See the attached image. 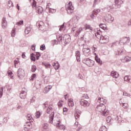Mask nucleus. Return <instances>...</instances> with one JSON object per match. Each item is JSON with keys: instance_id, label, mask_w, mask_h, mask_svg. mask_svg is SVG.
Returning a JSON list of instances; mask_svg holds the SVG:
<instances>
[{"instance_id": "4c0bfd02", "label": "nucleus", "mask_w": 131, "mask_h": 131, "mask_svg": "<svg viewBox=\"0 0 131 131\" xmlns=\"http://www.w3.org/2000/svg\"><path fill=\"white\" fill-rule=\"evenodd\" d=\"M99 131H107V127L105 126H102L100 128Z\"/></svg>"}, {"instance_id": "c85d7f7f", "label": "nucleus", "mask_w": 131, "mask_h": 131, "mask_svg": "<svg viewBox=\"0 0 131 131\" xmlns=\"http://www.w3.org/2000/svg\"><path fill=\"white\" fill-rule=\"evenodd\" d=\"M30 59L31 61H33V62H35L36 58H35V55L34 53H32L30 55Z\"/></svg>"}, {"instance_id": "7c9ffc66", "label": "nucleus", "mask_w": 131, "mask_h": 131, "mask_svg": "<svg viewBox=\"0 0 131 131\" xmlns=\"http://www.w3.org/2000/svg\"><path fill=\"white\" fill-rule=\"evenodd\" d=\"M69 106H71V107H73L74 106V102H73V99H69L68 102Z\"/></svg>"}, {"instance_id": "b1692460", "label": "nucleus", "mask_w": 131, "mask_h": 131, "mask_svg": "<svg viewBox=\"0 0 131 131\" xmlns=\"http://www.w3.org/2000/svg\"><path fill=\"white\" fill-rule=\"evenodd\" d=\"M49 129V125L46 123L43 124L42 130H48Z\"/></svg>"}, {"instance_id": "6ab92c4d", "label": "nucleus", "mask_w": 131, "mask_h": 131, "mask_svg": "<svg viewBox=\"0 0 131 131\" xmlns=\"http://www.w3.org/2000/svg\"><path fill=\"white\" fill-rule=\"evenodd\" d=\"M76 57L77 62H80V52L79 51H76Z\"/></svg>"}, {"instance_id": "49530a36", "label": "nucleus", "mask_w": 131, "mask_h": 131, "mask_svg": "<svg viewBox=\"0 0 131 131\" xmlns=\"http://www.w3.org/2000/svg\"><path fill=\"white\" fill-rule=\"evenodd\" d=\"M100 11L101 10L99 9H95V10H93V12L94 13H95L96 15H97L98 14H99V13H100Z\"/></svg>"}, {"instance_id": "6e6d98bb", "label": "nucleus", "mask_w": 131, "mask_h": 131, "mask_svg": "<svg viewBox=\"0 0 131 131\" xmlns=\"http://www.w3.org/2000/svg\"><path fill=\"white\" fill-rule=\"evenodd\" d=\"M24 21L23 20H20L19 21H18L16 23V25H18V26H20V25H23Z\"/></svg>"}, {"instance_id": "052dcab7", "label": "nucleus", "mask_w": 131, "mask_h": 131, "mask_svg": "<svg viewBox=\"0 0 131 131\" xmlns=\"http://www.w3.org/2000/svg\"><path fill=\"white\" fill-rule=\"evenodd\" d=\"M35 77H36V74H33L31 77V80H33V79H34V78H35Z\"/></svg>"}, {"instance_id": "c03bdc74", "label": "nucleus", "mask_w": 131, "mask_h": 131, "mask_svg": "<svg viewBox=\"0 0 131 131\" xmlns=\"http://www.w3.org/2000/svg\"><path fill=\"white\" fill-rule=\"evenodd\" d=\"M58 106L59 108H61V107H62V106H63V100H60L58 102Z\"/></svg>"}, {"instance_id": "e433bc0d", "label": "nucleus", "mask_w": 131, "mask_h": 131, "mask_svg": "<svg viewBox=\"0 0 131 131\" xmlns=\"http://www.w3.org/2000/svg\"><path fill=\"white\" fill-rule=\"evenodd\" d=\"M105 9H107V11L110 12L111 10L113 9V5H107V8H105Z\"/></svg>"}, {"instance_id": "20e7f679", "label": "nucleus", "mask_w": 131, "mask_h": 131, "mask_svg": "<svg viewBox=\"0 0 131 131\" xmlns=\"http://www.w3.org/2000/svg\"><path fill=\"white\" fill-rule=\"evenodd\" d=\"M66 10L69 15H72V13H73V12H74V7H73V6H72V2H70L69 3Z\"/></svg>"}, {"instance_id": "1a4fd4ad", "label": "nucleus", "mask_w": 131, "mask_h": 131, "mask_svg": "<svg viewBox=\"0 0 131 131\" xmlns=\"http://www.w3.org/2000/svg\"><path fill=\"white\" fill-rule=\"evenodd\" d=\"M25 74V72L23 69H19L17 71V75L19 78H23Z\"/></svg>"}, {"instance_id": "e2e57ef3", "label": "nucleus", "mask_w": 131, "mask_h": 131, "mask_svg": "<svg viewBox=\"0 0 131 131\" xmlns=\"http://www.w3.org/2000/svg\"><path fill=\"white\" fill-rule=\"evenodd\" d=\"M65 23H63L61 26H60L59 31H62L63 30V28H64Z\"/></svg>"}, {"instance_id": "9d476101", "label": "nucleus", "mask_w": 131, "mask_h": 131, "mask_svg": "<svg viewBox=\"0 0 131 131\" xmlns=\"http://www.w3.org/2000/svg\"><path fill=\"white\" fill-rule=\"evenodd\" d=\"M130 40V38H129V37H125L122 38L120 40V42L121 43H123V45H125V43H127L128 42H129Z\"/></svg>"}, {"instance_id": "cd10ccee", "label": "nucleus", "mask_w": 131, "mask_h": 131, "mask_svg": "<svg viewBox=\"0 0 131 131\" xmlns=\"http://www.w3.org/2000/svg\"><path fill=\"white\" fill-rule=\"evenodd\" d=\"M115 2L116 6H120V5L123 4V1L122 0H115Z\"/></svg>"}, {"instance_id": "412c9836", "label": "nucleus", "mask_w": 131, "mask_h": 131, "mask_svg": "<svg viewBox=\"0 0 131 131\" xmlns=\"http://www.w3.org/2000/svg\"><path fill=\"white\" fill-rule=\"evenodd\" d=\"M56 38L59 42H62L63 41V37L61 35H57Z\"/></svg>"}, {"instance_id": "72a5a7b5", "label": "nucleus", "mask_w": 131, "mask_h": 131, "mask_svg": "<svg viewBox=\"0 0 131 131\" xmlns=\"http://www.w3.org/2000/svg\"><path fill=\"white\" fill-rule=\"evenodd\" d=\"M113 119L112 118H111V117H107L106 118V122H107V123H112V121H113Z\"/></svg>"}, {"instance_id": "5701e85b", "label": "nucleus", "mask_w": 131, "mask_h": 131, "mask_svg": "<svg viewBox=\"0 0 131 131\" xmlns=\"http://www.w3.org/2000/svg\"><path fill=\"white\" fill-rule=\"evenodd\" d=\"M64 36H66L67 37V39H65V41H64V43L66 45H68V43H69V42H70L71 40V38H70V36H67V35H66Z\"/></svg>"}, {"instance_id": "37998d69", "label": "nucleus", "mask_w": 131, "mask_h": 131, "mask_svg": "<svg viewBox=\"0 0 131 131\" xmlns=\"http://www.w3.org/2000/svg\"><path fill=\"white\" fill-rule=\"evenodd\" d=\"M42 64L44 65L45 66V67H46V68H49L51 67V64H50V63H44L42 62Z\"/></svg>"}, {"instance_id": "a878e982", "label": "nucleus", "mask_w": 131, "mask_h": 131, "mask_svg": "<svg viewBox=\"0 0 131 131\" xmlns=\"http://www.w3.org/2000/svg\"><path fill=\"white\" fill-rule=\"evenodd\" d=\"M115 120L117 121V122H121L122 121V118H121V116H117L115 118Z\"/></svg>"}, {"instance_id": "864d4df0", "label": "nucleus", "mask_w": 131, "mask_h": 131, "mask_svg": "<svg viewBox=\"0 0 131 131\" xmlns=\"http://www.w3.org/2000/svg\"><path fill=\"white\" fill-rule=\"evenodd\" d=\"M27 92L26 89L23 88L21 93H23L24 96H25V95H27V92Z\"/></svg>"}, {"instance_id": "f8f14e48", "label": "nucleus", "mask_w": 131, "mask_h": 131, "mask_svg": "<svg viewBox=\"0 0 131 131\" xmlns=\"http://www.w3.org/2000/svg\"><path fill=\"white\" fill-rule=\"evenodd\" d=\"M37 26H38L40 30H43V28L45 27V26L43 25V22L39 21L38 23H37Z\"/></svg>"}, {"instance_id": "a18cd8bd", "label": "nucleus", "mask_w": 131, "mask_h": 131, "mask_svg": "<svg viewBox=\"0 0 131 131\" xmlns=\"http://www.w3.org/2000/svg\"><path fill=\"white\" fill-rule=\"evenodd\" d=\"M4 94V88L1 87L0 89V98L3 97V94Z\"/></svg>"}, {"instance_id": "58836bf2", "label": "nucleus", "mask_w": 131, "mask_h": 131, "mask_svg": "<svg viewBox=\"0 0 131 131\" xmlns=\"http://www.w3.org/2000/svg\"><path fill=\"white\" fill-rule=\"evenodd\" d=\"M16 32V28H13L11 32V36H15V33Z\"/></svg>"}, {"instance_id": "ddd939ff", "label": "nucleus", "mask_w": 131, "mask_h": 131, "mask_svg": "<svg viewBox=\"0 0 131 131\" xmlns=\"http://www.w3.org/2000/svg\"><path fill=\"white\" fill-rule=\"evenodd\" d=\"M36 11L39 15H40L42 14V12H43V8L41 7V6H38L37 7H36Z\"/></svg>"}, {"instance_id": "a19ab883", "label": "nucleus", "mask_w": 131, "mask_h": 131, "mask_svg": "<svg viewBox=\"0 0 131 131\" xmlns=\"http://www.w3.org/2000/svg\"><path fill=\"white\" fill-rule=\"evenodd\" d=\"M40 115H41V113H40V112L37 111L36 113V117L37 118H39L40 117Z\"/></svg>"}, {"instance_id": "473e14b6", "label": "nucleus", "mask_w": 131, "mask_h": 131, "mask_svg": "<svg viewBox=\"0 0 131 131\" xmlns=\"http://www.w3.org/2000/svg\"><path fill=\"white\" fill-rule=\"evenodd\" d=\"M19 63L20 61H19V59H15L14 60V67L17 68V66H19Z\"/></svg>"}, {"instance_id": "0e129e2a", "label": "nucleus", "mask_w": 131, "mask_h": 131, "mask_svg": "<svg viewBox=\"0 0 131 131\" xmlns=\"http://www.w3.org/2000/svg\"><path fill=\"white\" fill-rule=\"evenodd\" d=\"M110 20L111 21V23H112L113 21H114V17H112V15H110Z\"/></svg>"}, {"instance_id": "c9c22d12", "label": "nucleus", "mask_w": 131, "mask_h": 131, "mask_svg": "<svg viewBox=\"0 0 131 131\" xmlns=\"http://www.w3.org/2000/svg\"><path fill=\"white\" fill-rule=\"evenodd\" d=\"M98 101V102H103V103H107V100L103 98H99Z\"/></svg>"}, {"instance_id": "69168bd1", "label": "nucleus", "mask_w": 131, "mask_h": 131, "mask_svg": "<svg viewBox=\"0 0 131 131\" xmlns=\"http://www.w3.org/2000/svg\"><path fill=\"white\" fill-rule=\"evenodd\" d=\"M73 20H77V21H78V19H79L78 16H77V15L74 16L73 17Z\"/></svg>"}, {"instance_id": "f3484780", "label": "nucleus", "mask_w": 131, "mask_h": 131, "mask_svg": "<svg viewBox=\"0 0 131 131\" xmlns=\"http://www.w3.org/2000/svg\"><path fill=\"white\" fill-rule=\"evenodd\" d=\"M111 75L113 77V78H118L119 76V74H118L117 72L114 71H112L111 73Z\"/></svg>"}, {"instance_id": "dca6fc26", "label": "nucleus", "mask_w": 131, "mask_h": 131, "mask_svg": "<svg viewBox=\"0 0 131 131\" xmlns=\"http://www.w3.org/2000/svg\"><path fill=\"white\" fill-rule=\"evenodd\" d=\"M75 119H79V117H80V111L77 110L76 111V113L74 114Z\"/></svg>"}, {"instance_id": "423d86ee", "label": "nucleus", "mask_w": 131, "mask_h": 131, "mask_svg": "<svg viewBox=\"0 0 131 131\" xmlns=\"http://www.w3.org/2000/svg\"><path fill=\"white\" fill-rule=\"evenodd\" d=\"M109 41V37L108 36H102L100 40V43H107Z\"/></svg>"}, {"instance_id": "9b49d317", "label": "nucleus", "mask_w": 131, "mask_h": 131, "mask_svg": "<svg viewBox=\"0 0 131 131\" xmlns=\"http://www.w3.org/2000/svg\"><path fill=\"white\" fill-rule=\"evenodd\" d=\"M61 123V120H58L57 121V123L56 124V126L58 127V128H59V129H65L66 127L65 125L60 124Z\"/></svg>"}, {"instance_id": "603ef678", "label": "nucleus", "mask_w": 131, "mask_h": 131, "mask_svg": "<svg viewBox=\"0 0 131 131\" xmlns=\"http://www.w3.org/2000/svg\"><path fill=\"white\" fill-rule=\"evenodd\" d=\"M95 17H97L96 14L93 11L92 14L91 15V18L92 19H95Z\"/></svg>"}, {"instance_id": "bf43d9fd", "label": "nucleus", "mask_w": 131, "mask_h": 131, "mask_svg": "<svg viewBox=\"0 0 131 131\" xmlns=\"http://www.w3.org/2000/svg\"><path fill=\"white\" fill-rule=\"evenodd\" d=\"M85 30H86V29H91V30H92V29H91V26L86 24L85 25Z\"/></svg>"}, {"instance_id": "13d9d810", "label": "nucleus", "mask_w": 131, "mask_h": 131, "mask_svg": "<svg viewBox=\"0 0 131 131\" xmlns=\"http://www.w3.org/2000/svg\"><path fill=\"white\" fill-rule=\"evenodd\" d=\"M63 115H66V114H67L66 112H67V111H68V109H67V107H64L63 108Z\"/></svg>"}, {"instance_id": "de8ad7c7", "label": "nucleus", "mask_w": 131, "mask_h": 131, "mask_svg": "<svg viewBox=\"0 0 131 131\" xmlns=\"http://www.w3.org/2000/svg\"><path fill=\"white\" fill-rule=\"evenodd\" d=\"M19 96L21 99H25L26 98V95L24 96V94H23V93L21 92H20Z\"/></svg>"}, {"instance_id": "f257e3e1", "label": "nucleus", "mask_w": 131, "mask_h": 131, "mask_svg": "<svg viewBox=\"0 0 131 131\" xmlns=\"http://www.w3.org/2000/svg\"><path fill=\"white\" fill-rule=\"evenodd\" d=\"M43 105L45 107L44 109H46V108L48 107L46 110V113H47L48 114H50L49 116V123H53V120H54V116H55V113L53 112V107L51 106H53V105L50 104L49 105V102L46 101L45 103H43Z\"/></svg>"}, {"instance_id": "8fccbe9b", "label": "nucleus", "mask_w": 131, "mask_h": 131, "mask_svg": "<svg viewBox=\"0 0 131 131\" xmlns=\"http://www.w3.org/2000/svg\"><path fill=\"white\" fill-rule=\"evenodd\" d=\"M51 43H52L53 46H55V45H58V41L56 39H54L51 41Z\"/></svg>"}, {"instance_id": "393cba45", "label": "nucleus", "mask_w": 131, "mask_h": 131, "mask_svg": "<svg viewBox=\"0 0 131 131\" xmlns=\"http://www.w3.org/2000/svg\"><path fill=\"white\" fill-rule=\"evenodd\" d=\"M13 7H14V5L13 4V2H12V1H9L8 2L7 9H10V10H12V8H13Z\"/></svg>"}, {"instance_id": "79ce46f5", "label": "nucleus", "mask_w": 131, "mask_h": 131, "mask_svg": "<svg viewBox=\"0 0 131 131\" xmlns=\"http://www.w3.org/2000/svg\"><path fill=\"white\" fill-rule=\"evenodd\" d=\"M78 78L83 80V79L84 78V75L82 74L79 73L78 76Z\"/></svg>"}, {"instance_id": "0eeeda50", "label": "nucleus", "mask_w": 131, "mask_h": 131, "mask_svg": "<svg viewBox=\"0 0 131 131\" xmlns=\"http://www.w3.org/2000/svg\"><path fill=\"white\" fill-rule=\"evenodd\" d=\"M82 52L85 57H89V56L91 55V50L89 48H85L83 47L82 49Z\"/></svg>"}, {"instance_id": "aec40b11", "label": "nucleus", "mask_w": 131, "mask_h": 131, "mask_svg": "<svg viewBox=\"0 0 131 131\" xmlns=\"http://www.w3.org/2000/svg\"><path fill=\"white\" fill-rule=\"evenodd\" d=\"M95 59L97 63H98V64H99V65H102L103 64V62L101 61V59L100 58L98 57V55L95 56Z\"/></svg>"}, {"instance_id": "ea45409f", "label": "nucleus", "mask_w": 131, "mask_h": 131, "mask_svg": "<svg viewBox=\"0 0 131 131\" xmlns=\"http://www.w3.org/2000/svg\"><path fill=\"white\" fill-rule=\"evenodd\" d=\"M100 3H101V0H94L93 6L95 7V6L98 5V4H100Z\"/></svg>"}, {"instance_id": "338daca9", "label": "nucleus", "mask_w": 131, "mask_h": 131, "mask_svg": "<svg viewBox=\"0 0 131 131\" xmlns=\"http://www.w3.org/2000/svg\"><path fill=\"white\" fill-rule=\"evenodd\" d=\"M35 101V97H33L32 99H31V103H33Z\"/></svg>"}, {"instance_id": "6e6552de", "label": "nucleus", "mask_w": 131, "mask_h": 131, "mask_svg": "<svg viewBox=\"0 0 131 131\" xmlns=\"http://www.w3.org/2000/svg\"><path fill=\"white\" fill-rule=\"evenodd\" d=\"M81 106H83V107H89L90 106V102L87 100L84 99H81L79 101Z\"/></svg>"}, {"instance_id": "774afa93", "label": "nucleus", "mask_w": 131, "mask_h": 131, "mask_svg": "<svg viewBox=\"0 0 131 131\" xmlns=\"http://www.w3.org/2000/svg\"><path fill=\"white\" fill-rule=\"evenodd\" d=\"M35 47H36V45H33L32 46V51H34L35 50Z\"/></svg>"}, {"instance_id": "7ed1b4c3", "label": "nucleus", "mask_w": 131, "mask_h": 131, "mask_svg": "<svg viewBox=\"0 0 131 131\" xmlns=\"http://www.w3.org/2000/svg\"><path fill=\"white\" fill-rule=\"evenodd\" d=\"M82 63L85 64L88 67H93L95 65V61L90 58L84 59L82 60Z\"/></svg>"}, {"instance_id": "c756f323", "label": "nucleus", "mask_w": 131, "mask_h": 131, "mask_svg": "<svg viewBox=\"0 0 131 131\" xmlns=\"http://www.w3.org/2000/svg\"><path fill=\"white\" fill-rule=\"evenodd\" d=\"M27 119L29 120L30 122H32L34 120L33 118H32V117L31 116V115L30 114H28Z\"/></svg>"}, {"instance_id": "2f4dec72", "label": "nucleus", "mask_w": 131, "mask_h": 131, "mask_svg": "<svg viewBox=\"0 0 131 131\" xmlns=\"http://www.w3.org/2000/svg\"><path fill=\"white\" fill-rule=\"evenodd\" d=\"M100 28H101V29H103V30H105L106 29L107 26H106V24H100L99 25Z\"/></svg>"}, {"instance_id": "a211bd4d", "label": "nucleus", "mask_w": 131, "mask_h": 131, "mask_svg": "<svg viewBox=\"0 0 131 131\" xmlns=\"http://www.w3.org/2000/svg\"><path fill=\"white\" fill-rule=\"evenodd\" d=\"M124 81H126L128 83H131V76L126 75L124 77Z\"/></svg>"}, {"instance_id": "f03ea898", "label": "nucleus", "mask_w": 131, "mask_h": 131, "mask_svg": "<svg viewBox=\"0 0 131 131\" xmlns=\"http://www.w3.org/2000/svg\"><path fill=\"white\" fill-rule=\"evenodd\" d=\"M96 110L98 111V112H101L102 115L103 116H107L108 114H109V111L108 110L106 109V106L105 105H98L97 106L96 108Z\"/></svg>"}, {"instance_id": "09e8293b", "label": "nucleus", "mask_w": 131, "mask_h": 131, "mask_svg": "<svg viewBox=\"0 0 131 131\" xmlns=\"http://www.w3.org/2000/svg\"><path fill=\"white\" fill-rule=\"evenodd\" d=\"M124 60L126 61V62H129V61L131 60V58L128 56H126L125 57Z\"/></svg>"}, {"instance_id": "4468645a", "label": "nucleus", "mask_w": 131, "mask_h": 131, "mask_svg": "<svg viewBox=\"0 0 131 131\" xmlns=\"http://www.w3.org/2000/svg\"><path fill=\"white\" fill-rule=\"evenodd\" d=\"M7 25H8V23H7V20H6V18L3 17L2 19V28L5 29L6 27H7Z\"/></svg>"}, {"instance_id": "3c124183", "label": "nucleus", "mask_w": 131, "mask_h": 131, "mask_svg": "<svg viewBox=\"0 0 131 131\" xmlns=\"http://www.w3.org/2000/svg\"><path fill=\"white\" fill-rule=\"evenodd\" d=\"M8 74L9 76H10L11 78H13V72H12V71H8Z\"/></svg>"}, {"instance_id": "680f3d73", "label": "nucleus", "mask_w": 131, "mask_h": 131, "mask_svg": "<svg viewBox=\"0 0 131 131\" xmlns=\"http://www.w3.org/2000/svg\"><path fill=\"white\" fill-rule=\"evenodd\" d=\"M128 106V104H127V103H123L122 107L124 109H127Z\"/></svg>"}, {"instance_id": "bb28decb", "label": "nucleus", "mask_w": 131, "mask_h": 131, "mask_svg": "<svg viewBox=\"0 0 131 131\" xmlns=\"http://www.w3.org/2000/svg\"><path fill=\"white\" fill-rule=\"evenodd\" d=\"M53 66L54 68L55 69V70H58V69H59V68H60V64H59V63H58V62L54 63L53 64Z\"/></svg>"}, {"instance_id": "5fc2aeb1", "label": "nucleus", "mask_w": 131, "mask_h": 131, "mask_svg": "<svg viewBox=\"0 0 131 131\" xmlns=\"http://www.w3.org/2000/svg\"><path fill=\"white\" fill-rule=\"evenodd\" d=\"M40 50L41 51H45V50H46V45H45L44 44L42 45L40 47Z\"/></svg>"}, {"instance_id": "39448f33", "label": "nucleus", "mask_w": 131, "mask_h": 131, "mask_svg": "<svg viewBox=\"0 0 131 131\" xmlns=\"http://www.w3.org/2000/svg\"><path fill=\"white\" fill-rule=\"evenodd\" d=\"M94 31L96 32L95 33V36L97 38L100 40L101 37L103 36V35H102V31H101L100 28H97L94 29Z\"/></svg>"}, {"instance_id": "4d7b16f0", "label": "nucleus", "mask_w": 131, "mask_h": 131, "mask_svg": "<svg viewBox=\"0 0 131 131\" xmlns=\"http://www.w3.org/2000/svg\"><path fill=\"white\" fill-rule=\"evenodd\" d=\"M49 13H56V9L49 8Z\"/></svg>"}, {"instance_id": "4be33fe9", "label": "nucleus", "mask_w": 131, "mask_h": 131, "mask_svg": "<svg viewBox=\"0 0 131 131\" xmlns=\"http://www.w3.org/2000/svg\"><path fill=\"white\" fill-rule=\"evenodd\" d=\"M31 31V27L30 26L27 27L26 28L25 30V34H29V33Z\"/></svg>"}, {"instance_id": "f704fd0d", "label": "nucleus", "mask_w": 131, "mask_h": 131, "mask_svg": "<svg viewBox=\"0 0 131 131\" xmlns=\"http://www.w3.org/2000/svg\"><path fill=\"white\" fill-rule=\"evenodd\" d=\"M36 69H37L36 66L33 64L31 67V71L32 72H34L35 71H36Z\"/></svg>"}, {"instance_id": "2eb2a0df", "label": "nucleus", "mask_w": 131, "mask_h": 131, "mask_svg": "<svg viewBox=\"0 0 131 131\" xmlns=\"http://www.w3.org/2000/svg\"><path fill=\"white\" fill-rule=\"evenodd\" d=\"M52 89L51 85L46 86L43 91L44 94H48Z\"/></svg>"}]
</instances>
